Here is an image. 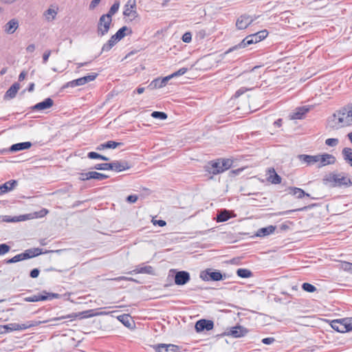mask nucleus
<instances>
[{
    "label": "nucleus",
    "mask_w": 352,
    "mask_h": 352,
    "mask_svg": "<svg viewBox=\"0 0 352 352\" xmlns=\"http://www.w3.org/2000/svg\"><path fill=\"white\" fill-rule=\"evenodd\" d=\"M328 125L331 129H338L352 125V102L337 110L328 119Z\"/></svg>",
    "instance_id": "f257e3e1"
},
{
    "label": "nucleus",
    "mask_w": 352,
    "mask_h": 352,
    "mask_svg": "<svg viewBox=\"0 0 352 352\" xmlns=\"http://www.w3.org/2000/svg\"><path fill=\"white\" fill-rule=\"evenodd\" d=\"M322 184L329 188H346V174L332 172L326 175L322 179Z\"/></svg>",
    "instance_id": "f03ea898"
},
{
    "label": "nucleus",
    "mask_w": 352,
    "mask_h": 352,
    "mask_svg": "<svg viewBox=\"0 0 352 352\" xmlns=\"http://www.w3.org/2000/svg\"><path fill=\"white\" fill-rule=\"evenodd\" d=\"M47 322V320L44 321H36V320H31L28 321L24 324H17V323H10L8 324L3 325V331L5 333H9L13 331H19V330H25L28 328L32 327L38 326L41 324Z\"/></svg>",
    "instance_id": "7ed1b4c3"
},
{
    "label": "nucleus",
    "mask_w": 352,
    "mask_h": 352,
    "mask_svg": "<svg viewBox=\"0 0 352 352\" xmlns=\"http://www.w3.org/2000/svg\"><path fill=\"white\" fill-rule=\"evenodd\" d=\"M60 297L61 295L59 294L48 292L46 290H43L40 294L24 298V301L34 302L38 301L51 300L52 299H58Z\"/></svg>",
    "instance_id": "20e7f679"
},
{
    "label": "nucleus",
    "mask_w": 352,
    "mask_h": 352,
    "mask_svg": "<svg viewBox=\"0 0 352 352\" xmlns=\"http://www.w3.org/2000/svg\"><path fill=\"white\" fill-rule=\"evenodd\" d=\"M199 276L205 281H219L226 278V275L223 274L219 270L210 268L201 271Z\"/></svg>",
    "instance_id": "39448f33"
},
{
    "label": "nucleus",
    "mask_w": 352,
    "mask_h": 352,
    "mask_svg": "<svg viewBox=\"0 0 352 352\" xmlns=\"http://www.w3.org/2000/svg\"><path fill=\"white\" fill-rule=\"evenodd\" d=\"M98 76L97 73H91L87 76L79 78L76 80H73L65 83L62 89H66L67 87H75L78 86H81L85 85L86 83L94 80Z\"/></svg>",
    "instance_id": "423d86ee"
},
{
    "label": "nucleus",
    "mask_w": 352,
    "mask_h": 352,
    "mask_svg": "<svg viewBox=\"0 0 352 352\" xmlns=\"http://www.w3.org/2000/svg\"><path fill=\"white\" fill-rule=\"evenodd\" d=\"M92 311H93V310L90 309V310H87V311H84L78 312V313H72V314H67L65 316H60L58 317L53 318L50 320H47V322H55V321L61 320L63 319H70L71 320H73L77 318H87L91 317L95 315L94 314H91Z\"/></svg>",
    "instance_id": "0eeeda50"
},
{
    "label": "nucleus",
    "mask_w": 352,
    "mask_h": 352,
    "mask_svg": "<svg viewBox=\"0 0 352 352\" xmlns=\"http://www.w3.org/2000/svg\"><path fill=\"white\" fill-rule=\"evenodd\" d=\"M111 21L112 19L107 18L104 14L100 17L97 27V34L98 36H103L108 33Z\"/></svg>",
    "instance_id": "6e6552de"
},
{
    "label": "nucleus",
    "mask_w": 352,
    "mask_h": 352,
    "mask_svg": "<svg viewBox=\"0 0 352 352\" xmlns=\"http://www.w3.org/2000/svg\"><path fill=\"white\" fill-rule=\"evenodd\" d=\"M172 271L175 272L174 281L177 285H184L190 280V273L187 271Z\"/></svg>",
    "instance_id": "1a4fd4ad"
},
{
    "label": "nucleus",
    "mask_w": 352,
    "mask_h": 352,
    "mask_svg": "<svg viewBox=\"0 0 352 352\" xmlns=\"http://www.w3.org/2000/svg\"><path fill=\"white\" fill-rule=\"evenodd\" d=\"M248 333V330L246 328L241 325H236L230 328L228 331L224 332L223 335L228 336H230L233 338H237L245 336Z\"/></svg>",
    "instance_id": "9d476101"
},
{
    "label": "nucleus",
    "mask_w": 352,
    "mask_h": 352,
    "mask_svg": "<svg viewBox=\"0 0 352 352\" xmlns=\"http://www.w3.org/2000/svg\"><path fill=\"white\" fill-rule=\"evenodd\" d=\"M214 327V322L210 320L201 319L197 321L195 329L197 332L212 330Z\"/></svg>",
    "instance_id": "9b49d317"
},
{
    "label": "nucleus",
    "mask_w": 352,
    "mask_h": 352,
    "mask_svg": "<svg viewBox=\"0 0 352 352\" xmlns=\"http://www.w3.org/2000/svg\"><path fill=\"white\" fill-rule=\"evenodd\" d=\"M111 166L110 170L116 172H121L131 168V164L126 160H115L110 162Z\"/></svg>",
    "instance_id": "f8f14e48"
},
{
    "label": "nucleus",
    "mask_w": 352,
    "mask_h": 352,
    "mask_svg": "<svg viewBox=\"0 0 352 352\" xmlns=\"http://www.w3.org/2000/svg\"><path fill=\"white\" fill-rule=\"evenodd\" d=\"M155 352H178L179 346L173 344H157L153 346Z\"/></svg>",
    "instance_id": "ddd939ff"
},
{
    "label": "nucleus",
    "mask_w": 352,
    "mask_h": 352,
    "mask_svg": "<svg viewBox=\"0 0 352 352\" xmlns=\"http://www.w3.org/2000/svg\"><path fill=\"white\" fill-rule=\"evenodd\" d=\"M54 104V100L50 98H45L43 101L40 102L30 107L33 111H44L52 107Z\"/></svg>",
    "instance_id": "4468645a"
},
{
    "label": "nucleus",
    "mask_w": 352,
    "mask_h": 352,
    "mask_svg": "<svg viewBox=\"0 0 352 352\" xmlns=\"http://www.w3.org/2000/svg\"><path fill=\"white\" fill-rule=\"evenodd\" d=\"M318 160L320 162L318 168H321L327 165L334 164L336 161L335 156L329 153L318 155Z\"/></svg>",
    "instance_id": "2eb2a0df"
},
{
    "label": "nucleus",
    "mask_w": 352,
    "mask_h": 352,
    "mask_svg": "<svg viewBox=\"0 0 352 352\" xmlns=\"http://www.w3.org/2000/svg\"><path fill=\"white\" fill-rule=\"evenodd\" d=\"M253 22V19H250L248 15H241L239 16L236 22V27L238 30H245Z\"/></svg>",
    "instance_id": "dca6fc26"
},
{
    "label": "nucleus",
    "mask_w": 352,
    "mask_h": 352,
    "mask_svg": "<svg viewBox=\"0 0 352 352\" xmlns=\"http://www.w3.org/2000/svg\"><path fill=\"white\" fill-rule=\"evenodd\" d=\"M171 78L170 75L165 76L162 78H155L150 82V84L148 86V88L150 89L162 88L164 87L167 84L168 81Z\"/></svg>",
    "instance_id": "f3484780"
},
{
    "label": "nucleus",
    "mask_w": 352,
    "mask_h": 352,
    "mask_svg": "<svg viewBox=\"0 0 352 352\" xmlns=\"http://www.w3.org/2000/svg\"><path fill=\"white\" fill-rule=\"evenodd\" d=\"M254 44L253 39L251 38L250 34L244 38L239 44L229 48L225 54L230 53L234 50L245 48L247 46Z\"/></svg>",
    "instance_id": "a211bd4d"
},
{
    "label": "nucleus",
    "mask_w": 352,
    "mask_h": 352,
    "mask_svg": "<svg viewBox=\"0 0 352 352\" xmlns=\"http://www.w3.org/2000/svg\"><path fill=\"white\" fill-rule=\"evenodd\" d=\"M344 318L342 319H338V320H333L331 321L330 325L335 331L339 332V333H346L348 332L346 329V322H343Z\"/></svg>",
    "instance_id": "6ab92c4d"
},
{
    "label": "nucleus",
    "mask_w": 352,
    "mask_h": 352,
    "mask_svg": "<svg viewBox=\"0 0 352 352\" xmlns=\"http://www.w3.org/2000/svg\"><path fill=\"white\" fill-rule=\"evenodd\" d=\"M310 108L307 106H302L296 108L294 111L290 115L292 120H300L309 112Z\"/></svg>",
    "instance_id": "aec40b11"
},
{
    "label": "nucleus",
    "mask_w": 352,
    "mask_h": 352,
    "mask_svg": "<svg viewBox=\"0 0 352 352\" xmlns=\"http://www.w3.org/2000/svg\"><path fill=\"white\" fill-rule=\"evenodd\" d=\"M42 254V249L38 248L28 249L21 253L23 261L34 258Z\"/></svg>",
    "instance_id": "412c9836"
},
{
    "label": "nucleus",
    "mask_w": 352,
    "mask_h": 352,
    "mask_svg": "<svg viewBox=\"0 0 352 352\" xmlns=\"http://www.w3.org/2000/svg\"><path fill=\"white\" fill-rule=\"evenodd\" d=\"M129 274H151L154 275L155 272L154 269L151 265H146L141 267L140 265L136 266V267L129 272H127Z\"/></svg>",
    "instance_id": "4be33fe9"
},
{
    "label": "nucleus",
    "mask_w": 352,
    "mask_h": 352,
    "mask_svg": "<svg viewBox=\"0 0 352 352\" xmlns=\"http://www.w3.org/2000/svg\"><path fill=\"white\" fill-rule=\"evenodd\" d=\"M221 164L219 159L216 160H212L208 162V166H206V170L212 175H217L221 173V172H217V170H221Z\"/></svg>",
    "instance_id": "5701e85b"
},
{
    "label": "nucleus",
    "mask_w": 352,
    "mask_h": 352,
    "mask_svg": "<svg viewBox=\"0 0 352 352\" xmlns=\"http://www.w3.org/2000/svg\"><path fill=\"white\" fill-rule=\"evenodd\" d=\"M19 28V21L16 19H12L3 26V30L6 33L12 34Z\"/></svg>",
    "instance_id": "b1692460"
},
{
    "label": "nucleus",
    "mask_w": 352,
    "mask_h": 352,
    "mask_svg": "<svg viewBox=\"0 0 352 352\" xmlns=\"http://www.w3.org/2000/svg\"><path fill=\"white\" fill-rule=\"evenodd\" d=\"M20 89V85L19 82H14L11 85V87L7 90L6 94L3 96L4 100H10L14 98L19 89Z\"/></svg>",
    "instance_id": "393cba45"
},
{
    "label": "nucleus",
    "mask_w": 352,
    "mask_h": 352,
    "mask_svg": "<svg viewBox=\"0 0 352 352\" xmlns=\"http://www.w3.org/2000/svg\"><path fill=\"white\" fill-rule=\"evenodd\" d=\"M18 184V182L15 179H11L8 182L0 185V195L5 194L13 190Z\"/></svg>",
    "instance_id": "a878e982"
},
{
    "label": "nucleus",
    "mask_w": 352,
    "mask_h": 352,
    "mask_svg": "<svg viewBox=\"0 0 352 352\" xmlns=\"http://www.w3.org/2000/svg\"><path fill=\"white\" fill-rule=\"evenodd\" d=\"M298 158L299 159V160L300 162H305L307 165H312V164L319 162L318 155H309L301 154L298 156Z\"/></svg>",
    "instance_id": "bb28decb"
},
{
    "label": "nucleus",
    "mask_w": 352,
    "mask_h": 352,
    "mask_svg": "<svg viewBox=\"0 0 352 352\" xmlns=\"http://www.w3.org/2000/svg\"><path fill=\"white\" fill-rule=\"evenodd\" d=\"M32 143L30 142H24L12 144L9 151L12 153L17 152L19 151L26 150L31 147Z\"/></svg>",
    "instance_id": "cd10ccee"
},
{
    "label": "nucleus",
    "mask_w": 352,
    "mask_h": 352,
    "mask_svg": "<svg viewBox=\"0 0 352 352\" xmlns=\"http://www.w3.org/2000/svg\"><path fill=\"white\" fill-rule=\"evenodd\" d=\"M276 226H269L267 227L262 228L258 230L256 236L258 237H263L270 235L275 231Z\"/></svg>",
    "instance_id": "c85d7f7f"
},
{
    "label": "nucleus",
    "mask_w": 352,
    "mask_h": 352,
    "mask_svg": "<svg viewBox=\"0 0 352 352\" xmlns=\"http://www.w3.org/2000/svg\"><path fill=\"white\" fill-rule=\"evenodd\" d=\"M268 35L267 30L259 31L256 33L250 34L251 38L253 39L254 43H257L265 39Z\"/></svg>",
    "instance_id": "c756f323"
},
{
    "label": "nucleus",
    "mask_w": 352,
    "mask_h": 352,
    "mask_svg": "<svg viewBox=\"0 0 352 352\" xmlns=\"http://www.w3.org/2000/svg\"><path fill=\"white\" fill-rule=\"evenodd\" d=\"M118 41L119 40L118 38H116L114 34L111 36L108 41L103 45L100 54L104 52H109Z\"/></svg>",
    "instance_id": "7c9ffc66"
},
{
    "label": "nucleus",
    "mask_w": 352,
    "mask_h": 352,
    "mask_svg": "<svg viewBox=\"0 0 352 352\" xmlns=\"http://www.w3.org/2000/svg\"><path fill=\"white\" fill-rule=\"evenodd\" d=\"M289 193L296 196L297 198L300 199L306 196L310 197V195L305 192L302 189L297 187L289 188Z\"/></svg>",
    "instance_id": "2f4dec72"
},
{
    "label": "nucleus",
    "mask_w": 352,
    "mask_h": 352,
    "mask_svg": "<svg viewBox=\"0 0 352 352\" xmlns=\"http://www.w3.org/2000/svg\"><path fill=\"white\" fill-rule=\"evenodd\" d=\"M231 218L230 212L226 209H222L219 211L216 220L217 222H224Z\"/></svg>",
    "instance_id": "473e14b6"
},
{
    "label": "nucleus",
    "mask_w": 352,
    "mask_h": 352,
    "mask_svg": "<svg viewBox=\"0 0 352 352\" xmlns=\"http://www.w3.org/2000/svg\"><path fill=\"white\" fill-rule=\"evenodd\" d=\"M221 164V170H217V172H224L228 170L232 165L233 160L228 158H219Z\"/></svg>",
    "instance_id": "72a5a7b5"
},
{
    "label": "nucleus",
    "mask_w": 352,
    "mask_h": 352,
    "mask_svg": "<svg viewBox=\"0 0 352 352\" xmlns=\"http://www.w3.org/2000/svg\"><path fill=\"white\" fill-rule=\"evenodd\" d=\"M342 154L344 160L352 166V149L345 147L342 149Z\"/></svg>",
    "instance_id": "f704fd0d"
},
{
    "label": "nucleus",
    "mask_w": 352,
    "mask_h": 352,
    "mask_svg": "<svg viewBox=\"0 0 352 352\" xmlns=\"http://www.w3.org/2000/svg\"><path fill=\"white\" fill-rule=\"evenodd\" d=\"M236 274L241 278H247L252 276V272L248 269L239 268L236 270Z\"/></svg>",
    "instance_id": "c9c22d12"
},
{
    "label": "nucleus",
    "mask_w": 352,
    "mask_h": 352,
    "mask_svg": "<svg viewBox=\"0 0 352 352\" xmlns=\"http://www.w3.org/2000/svg\"><path fill=\"white\" fill-rule=\"evenodd\" d=\"M128 30L129 31V34L132 33L131 30L129 29L126 26H123L121 28H120L114 35L116 36V38H118V39L120 41L122 38H124L126 36V31Z\"/></svg>",
    "instance_id": "e433bc0d"
},
{
    "label": "nucleus",
    "mask_w": 352,
    "mask_h": 352,
    "mask_svg": "<svg viewBox=\"0 0 352 352\" xmlns=\"http://www.w3.org/2000/svg\"><path fill=\"white\" fill-rule=\"evenodd\" d=\"M119 7H120L119 1H115L114 3L110 8L109 12L104 14L105 16H107V18L111 19L112 15L115 14L118 12Z\"/></svg>",
    "instance_id": "4c0bfd02"
},
{
    "label": "nucleus",
    "mask_w": 352,
    "mask_h": 352,
    "mask_svg": "<svg viewBox=\"0 0 352 352\" xmlns=\"http://www.w3.org/2000/svg\"><path fill=\"white\" fill-rule=\"evenodd\" d=\"M309 208V206H304V207L300 208H297V209H294V210H288L278 212L275 213V214L276 216L286 215V214H291V213L296 212V211H305V210H307V208Z\"/></svg>",
    "instance_id": "58836bf2"
},
{
    "label": "nucleus",
    "mask_w": 352,
    "mask_h": 352,
    "mask_svg": "<svg viewBox=\"0 0 352 352\" xmlns=\"http://www.w3.org/2000/svg\"><path fill=\"white\" fill-rule=\"evenodd\" d=\"M118 319L120 322H122L124 326H126L127 327H129L131 326V318H130L129 315L123 314V315L119 316L118 317Z\"/></svg>",
    "instance_id": "ea45409f"
},
{
    "label": "nucleus",
    "mask_w": 352,
    "mask_h": 352,
    "mask_svg": "<svg viewBox=\"0 0 352 352\" xmlns=\"http://www.w3.org/2000/svg\"><path fill=\"white\" fill-rule=\"evenodd\" d=\"M56 14L54 10L49 8L45 12L44 15L47 21H52L55 19Z\"/></svg>",
    "instance_id": "a19ab883"
},
{
    "label": "nucleus",
    "mask_w": 352,
    "mask_h": 352,
    "mask_svg": "<svg viewBox=\"0 0 352 352\" xmlns=\"http://www.w3.org/2000/svg\"><path fill=\"white\" fill-rule=\"evenodd\" d=\"M302 289L304 291H305L307 292H309V293L314 292L317 290L316 287L314 285L310 284L309 283H302Z\"/></svg>",
    "instance_id": "79ce46f5"
},
{
    "label": "nucleus",
    "mask_w": 352,
    "mask_h": 352,
    "mask_svg": "<svg viewBox=\"0 0 352 352\" xmlns=\"http://www.w3.org/2000/svg\"><path fill=\"white\" fill-rule=\"evenodd\" d=\"M151 116L155 119L166 120L168 117L167 114L162 111H153L151 113Z\"/></svg>",
    "instance_id": "37998d69"
},
{
    "label": "nucleus",
    "mask_w": 352,
    "mask_h": 352,
    "mask_svg": "<svg viewBox=\"0 0 352 352\" xmlns=\"http://www.w3.org/2000/svg\"><path fill=\"white\" fill-rule=\"evenodd\" d=\"M91 176H92V179H96L98 181H102V180L109 178L108 175L103 174V173H98V172H96V171H92Z\"/></svg>",
    "instance_id": "c03bdc74"
},
{
    "label": "nucleus",
    "mask_w": 352,
    "mask_h": 352,
    "mask_svg": "<svg viewBox=\"0 0 352 352\" xmlns=\"http://www.w3.org/2000/svg\"><path fill=\"white\" fill-rule=\"evenodd\" d=\"M111 166L110 163L97 164L92 168L99 170H110Z\"/></svg>",
    "instance_id": "a18cd8bd"
},
{
    "label": "nucleus",
    "mask_w": 352,
    "mask_h": 352,
    "mask_svg": "<svg viewBox=\"0 0 352 352\" xmlns=\"http://www.w3.org/2000/svg\"><path fill=\"white\" fill-rule=\"evenodd\" d=\"M128 11H129L128 8H126L124 10L123 14L125 16H131V20H133L136 17H138V13L136 9L131 10L130 12H129Z\"/></svg>",
    "instance_id": "49530a36"
},
{
    "label": "nucleus",
    "mask_w": 352,
    "mask_h": 352,
    "mask_svg": "<svg viewBox=\"0 0 352 352\" xmlns=\"http://www.w3.org/2000/svg\"><path fill=\"white\" fill-rule=\"evenodd\" d=\"M274 175H270L269 177V180L274 184H278L281 182V177L280 175H278L274 170H273Z\"/></svg>",
    "instance_id": "de8ad7c7"
},
{
    "label": "nucleus",
    "mask_w": 352,
    "mask_h": 352,
    "mask_svg": "<svg viewBox=\"0 0 352 352\" xmlns=\"http://www.w3.org/2000/svg\"><path fill=\"white\" fill-rule=\"evenodd\" d=\"M92 171L87 173H79V179L81 181H87L92 179Z\"/></svg>",
    "instance_id": "09e8293b"
},
{
    "label": "nucleus",
    "mask_w": 352,
    "mask_h": 352,
    "mask_svg": "<svg viewBox=\"0 0 352 352\" xmlns=\"http://www.w3.org/2000/svg\"><path fill=\"white\" fill-rule=\"evenodd\" d=\"M105 144L106 148H116L118 146L123 145V143L110 140L106 142Z\"/></svg>",
    "instance_id": "8fccbe9b"
},
{
    "label": "nucleus",
    "mask_w": 352,
    "mask_h": 352,
    "mask_svg": "<svg viewBox=\"0 0 352 352\" xmlns=\"http://www.w3.org/2000/svg\"><path fill=\"white\" fill-rule=\"evenodd\" d=\"M128 8V12H130L131 10L136 9V1L129 0L124 6V9Z\"/></svg>",
    "instance_id": "3c124183"
},
{
    "label": "nucleus",
    "mask_w": 352,
    "mask_h": 352,
    "mask_svg": "<svg viewBox=\"0 0 352 352\" xmlns=\"http://www.w3.org/2000/svg\"><path fill=\"white\" fill-rule=\"evenodd\" d=\"M23 261L22 257H21V254H19L13 256L12 258L6 260V263L11 264V263H16V262H19V261Z\"/></svg>",
    "instance_id": "603ef678"
},
{
    "label": "nucleus",
    "mask_w": 352,
    "mask_h": 352,
    "mask_svg": "<svg viewBox=\"0 0 352 352\" xmlns=\"http://www.w3.org/2000/svg\"><path fill=\"white\" fill-rule=\"evenodd\" d=\"M253 89V88H245V87H241L240 89H239L234 94L233 97L235 98H239V96H241L242 94H243L244 93H245L247 91H250V90H252Z\"/></svg>",
    "instance_id": "864d4df0"
},
{
    "label": "nucleus",
    "mask_w": 352,
    "mask_h": 352,
    "mask_svg": "<svg viewBox=\"0 0 352 352\" xmlns=\"http://www.w3.org/2000/svg\"><path fill=\"white\" fill-rule=\"evenodd\" d=\"M187 71H188V68H186V67L180 68L178 71L175 72L170 75V78L177 77V76H182L184 74H186Z\"/></svg>",
    "instance_id": "5fc2aeb1"
},
{
    "label": "nucleus",
    "mask_w": 352,
    "mask_h": 352,
    "mask_svg": "<svg viewBox=\"0 0 352 352\" xmlns=\"http://www.w3.org/2000/svg\"><path fill=\"white\" fill-rule=\"evenodd\" d=\"M10 250V247L6 243L0 244V255H3L8 252Z\"/></svg>",
    "instance_id": "6e6d98bb"
},
{
    "label": "nucleus",
    "mask_w": 352,
    "mask_h": 352,
    "mask_svg": "<svg viewBox=\"0 0 352 352\" xmlns=\"http://www.w3.org/2000/svg\"><path fill=\"white\" fill-rule=\"evenodd\" d=\"M87 157L91 160H100L102 155L94 151H91L87 153Z\"/></svg>",
    "instance_id": "4d7b16f0"
},
{
    "label": "nucleus",
    "mask_w": 352,
    "mask_h": 352,
    "mask_svg": "<svg viewBox=\"0 0 352 352\" xmlns=\"http://www.w3.org/2000/svg\"><path fill=\"white\" fill-rule=\"evenodd\" d=\"M325 144L329 146H336L338 144V139L337 138H328L325 141Z\"/></svg>",
    "instance_id": "13d9d810"
},
{
    "label": "nucleus",
    "mask_w": 352,
    "mask_h": 352,
    "mask_svg": "<svg viewBox=\"0 0 352 352\" xmlns=\"http://www.w3.org/2000/svg\"><path fill=\"white\" fill-rule=\"evenodd\" d=\"M342 268L344 271L352 272V263L349 262H344L342 263Z\"/></svg>",
    "instance_id": "bf43d9fd"
},
{
    "label": "nucleus",
    "mask_w": 352,
    "mask_h": 352,
    "mask_svg": "<svg viewBox=\"0 0 352 352\" xmlns=\"http://www.w3.org/2000/svg\"><path fill=\"white\" fill-rule=\"evenodd\" d=\"M343 322H346V330L349 331H352V318H344Z\"/></svg>",
    "instance_id": "052dcab7"
},
{
    "label": "nucleus",
    "mask_w": 352,
    "mask_h": 352,
    "mask_svg": "<svg viewBox=\"0 0 352 352\" xmlns=\"http://www.w3.org/2000/svg\"><path fill=\"white\" fill-rule=\"evenodd\" d=\"M20 221L19 218L17 217H10V216H3V221L4 222H16Z\"/></svg>",
    "instance_id": "680f3d73"
},
{
    "label": "nucleus",
    "mask_w": 352,
    "mask_h": 352,
    "mask_svg": "<svg viewBox=\"0 0 352 352\" xmlns=\"http://www.w3.org/2000/svg\"><path fill=\"white\" fill-rule=\"evenodd\" d=\"M182 39L184 43H190L192 40L191 33L189 32L184 33L182 36Z\"/></svg>",
    "instance_id": "e2e57ef3"
},
{
    "label": "nucleus",
    "mask_w": 352,
    "mask_h": 352,
    "mask_svg": "<svg viewBox=\"0 0 352 352\" xmlns=\"http://www.w3.org/2000/svg\"><path fill=\"white\" fill-rule=\"evenodd\" d=\"M48 212H49L48 210H47L45 208H43L40 211L36 212L35 214H36V217H40L41 218V217H45L47 214H48Z\"/></svg>",
    "instance_id": "0e129e2a"
},
{
    "label": "nucleus",
    "mask_w": 352,
    "mask_h": 352,
    "mask_svg": "<svg viewBox=\"0 0 352 352\" xmlns=\"http://www.w3.org/2000/svg\"><path fill=\"white\" fill-rule=\"evenodd\" d=\"M52 51L48 50H46L43 54V63L45 64L49 59L50 56L51 55Z\"/></svg>",
    "instance_id": "69168bd1"
},
{
    "label": "nucleus",
    "mask_w": 352,
    "mask_h": 352,
    "mask_svg": "<svg viewBox=\"0 0 352 352\" xmlns=\"http://www.w3.org/2000/svg\"><path fill=\"white\" fill-rule=\"evenodd\" d=\"M39 274L40 270L38 268H34L30 271V276L32 278H36L38 276Z\"/></svg>",
    "instance_id": "338daca9"
},
{
    "label": "nucleus",
    "mask_w": 352,
    "mask_h": 352,
    "mask_svg": "<svg viewBox=\"0 0 352 352\" xmlns=\"http://www.w3.org/2000/svg\"><path fill=\"white\" fill-rule=\"evenodd\" d=\"M138 199V195H130L126 197V200L129 203H135L137 201Z\"/></svg>",
    "instance_id": "774afa93"
}]
</instances>
